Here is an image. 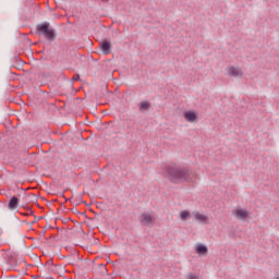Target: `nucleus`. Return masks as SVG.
<instances>
[{"label": "nucleus", "mask_w": 279, "mask_h": 279, "mask_svg": "<svg viewBox=\"0 0 279 279\" xmlns=\"http://www.w3.org/2000/svg\"><path fill=\"white\" fill-rule=\"evenodd\" d=\"M163 175L172 184H195L199 178L197 172L175 166H167L163 170Z\"/></svg>", "instance_id": "f257e3e1"}, {"label": "nucleus", "mask_w": 279, "mask_h": 279, "mask_svg": "<svg viewBox=\"0 0 279 279\" xmlns=\"http://www.w3.org/2000/svg\"><path fill=\"white\" fill-rule=\"evenodd\" d=\"M226 73H227L228 77H235V78H241L244 75L243 68H241L239 65H229L226 69Z\"/></svg>", "instance_id": "f03ea898"}, {"label": "nucleus", "mask_w": 279, "mask_h": 279, "mask_svg": "<svg viewBox=\"0 0 279 279\" xmlns=\"http://www.w3.org/2000/svg\"><path fill=\"white\" fill-rule=\"evenodd\" d=\"M37 32H38V34H41L49 40H53V36H54L53 29L49 28V24H47V23L39 24L37 26Z\"/></svg>", "instance_id": "7ed1b4c3"}, {"label": "nucleus", "mask_w": 279, "mask_h": 279, "mask_svg": "<svg viewBox=\"0 0 279 279\" xmlns=\"http://www.w3.org/2000/svg\"><path fill=\"white\" fill-rule=\"evenodd\" d=\"M231 215L235 219H240L241 221H243L244 219H247V217H250V211H247V209L245 208H234L232 209Z\"/></svg>", "instance_id": "20e7f679"}, {"label": "nucleus", "mask_w": 279, "mask_h": 279, "mask_svg": "<svg viewBox=\"0 0 279 279\" xmlns=\"http://www.w3.org/2000/svg\"><path fill=\"white\" fill-rule=\"evenodd\" d=\"M183 119L186 123H197V111L195 110H185L183 111Z\"/></svg>", "instance_id": "39448f33"}, {"label": "nucleus", "mask_w": 279, "mask_h": 279, "mask_svg": "<svg viewBox=\"0 0 279 279\" xmlns=\"http://www.w3.org/2000/svg\"><path fill=\"white\" fill-rule=\"evenodd\" d=\"M140 221L142 226H151L156 218L151 214L144 213L140 216Z\"/></svg>", "instance_id": "423d86ee"}, {"label": "nucleus", "mask_w": 279, "mask_h": 279, "mask_svg": "<svg viewBox=\"0 0 279 279\" xmlns=\"http://www.w3.org/2000/svg\"><path fill=\"white\" fill-rule=\"evenodd\" d=\"M100 51L104 53V56H108L112 51V44L108 40H104L102 43L99 44Z\"/></svg>", "instance_id": "0eeeda50"}, {"label": "nucleus", "mask_w": 279, "mask_h": 279, "mask_svg": "<svg viewBox=\"0 0 279 279\" xmlns=\"http://www.w3.org/2000/svg\"><path fill=\"white\" fill-rule=\"evenodd\" d=\"M195 252L199 256H207L208 255V246L206 244L198 243L195 246Z\"/></svg>", "instance_id": "6e6552de"}, {"label": "nucleus", "mask_w": 279, "mask_h": 279, "mask_svg": "<svg viewBox=\"0 0 279 279\" xmlns=\"http://www.w3.org/2000/svg\"><path fill=\"white\" fill-rule=\"evenodd\" d=\"M194 219L198 221V223H210L208 217L199 211L194 213Z\"/></svg>", "instance_id": "1a4fd4ad"}, {"label": "nucleus", "mask_w": 279, "mask_h": 279, "mask_svg": "<svg viewBox=\"0 0 279 279\" xmlns=\"http://www.w3.org/2000/svg\"><path fill=\"white\" fill-rule=\"evenodd\" d=\"M9 210H16L19 208V198L16 196H13L9 204H8Z\"/></svg>", "instance_id": "9d476101"}, {"label": "nucleus", "mask_w": 279, "mask_h": 279, "mask_svg": "<svg viewBox=\"0 0 279 279\" xmlns=\"http://www.w3.org/2000/svg\"><path fill=\"white\" fill-rule=\"evenodd\" d=\"M140 112H147L151 108V104L148 100H143L138 105Z\"/></svg>", "instance_id": "9b49d317"}, {"label": "nucleus", "mask_w": 279, "mask_h": 279, "mask_svg": "<svg viewBox=\"0 0 279 279\" xmlns=\"http://www.w3.org/2000/svg\"><path fill=\"white\" fill-rule=\"evenodd\" d=\"M179 217H180L181 221H187V219H191V211H189V210H181L179 213Z\"/></svg>", "instance_id": "f8f14e48"}, {"label": "nucleus", "mask_w": 279, "mask_h": 279, "mask_svg": "<svg viewBox=\"0 0 279 279\" xmlns=\"http://www.w3.org/2000/svg\"><path fill=\"white\" fill-rule=\"evenodd\" d=\"M186 279H201L199 275L195 274V272H189L186 275Z\"/></svg>", "instance_id": "ddd939ff"}, {"label": "nucleus", "mask_w": 279, "mask_h": 279, "mask_svg": "<svg viewBox=\"0 0 279 279\" xmlns=\"http://www.w3.org/2000/svg\"><path fill=\"white\" fill-rule=\"evenodd\" d=\"M275 279H279V277H276Z\"/></svg>", "instance_id": "4468645a"}]
</instances>
